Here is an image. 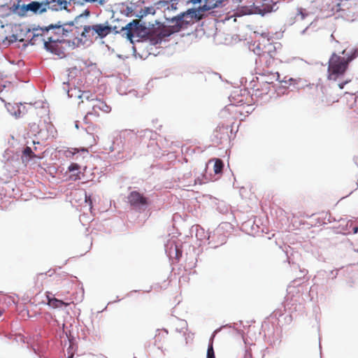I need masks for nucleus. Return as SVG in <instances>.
<instances>
[{
    "mask_svg": "<svg viewBox=\"0 0 358 358\" xmlns=\"http://www.w3.org/2000/svg\"><path fill=\"white\" fill-rule=\"evenodd\" d=\"M83 14L77 16L73 21L65 23L63 25H52L45 27L42 29L44 34L48 35L50 29L55 31V36H47V41H45V48L51 52H55V54L59 55L55 52V47L57 43L62 42L66 38L69 42L71 41L75 46H80L83 45V38L82 37V31L83 30V22L82 19Z\"/></svg>",
    "mask_w": 358,
    "mask_h": 358,
    "instance_id": "f257e3e1",
    "label": "nucleus"
},
{
    "mask_svg": "<svg viewBox=\"0 0 358 358\" xmlns=\"http://www.w3.org/2000/svg\"><path fill=\"white\" fill-rule=\"evenodd\" d=\"M341 54L334 52L328 61L327 79L337 81L344 78L349 69L350 63L358 57V50L355 48H345Z\"/></svg>",
    "mask_w": 358,
    "mask_h": 358,
    "instance_id": "f03ea898",
    "label": "nucleus"
},
{
    "mask_svg": "<svg viewBox=\"0 0 358 358\" xmlns=\"http://www.w3.org/2000/svg\"><path fill=\"white\" fill-rule=\"evenodd\" d=\"M111 33L112 26L108 22L92 24L83 23V30L82 31L83 45L92 43L94 39H103Z\"/></svg>",
    "mask_w": 358,
    "mask_h": 358,
    "instance_id": "7ed1b4c3",
    "label": "nucleus"
},
{
    "mask_svg": "<svg viewBox=\"0 0 358 358\" xmlns=\"http://www.w3.org/2000/svg\"><path fill=\"white\" fill-rule=\"evenodd\" d=\"M203 18L202 10L199 7L198 9L191 8L187 11L180 13L176 17H173L171 23H175V25H178L179 31L182 29H187L189 25L194 24Z\"/></svg>",
    "mask_w": 358,
    "mask_h": 358,
    "instance_id": "20e7f679",
    "label": "nucleus"
},
{
    "mask_svg": "<svg viewBox=\"0 0 358 358\" xmlns=\"http://www.w3.org/2000/svg\"><path fill=\"white\" fill-rule=\"evenodd\" d=\"M178 25L175 23H171L169 25H159L155 29L150 35V41L152 44L156 45L160 43L165 38L169 37L174 33L179 31Z\"/></svg>",
    "mask_w": 358,
    "mask_h": 358,
    "instance_id": "39448f33",
    "label": "nucleus"
},
{
    "mask_svg": "<svg viewBox=\"0 0 358 358\" xmlns=\"http://www.w3.org/2000/svg\"><path fill=\"white\" fill-rule=\"evenodd\" d=\"M128 202L136 210H144L148 205V199L137 191H132L129 194Z\"/></svg>",
    "mask_w": 358,
    "mask_h": 358,
    "instance_id": "423d86ee",
    "label": "nucleus"
},
{
    "mask_svg": "<svg viewBox=\"0 0 358 358\" xmlns=\"http://www.w3.org/2000/svg\"><path fill=\"white\" fill-rule=\"evenodd\" d=\"M92 111L87 113L84 117V122L86 124L90 123V121L88 120L90 115H95L96 117H99V112L108 113L111 110L110 106L107 105V103L105 101L101 99H92Z\"/></svg>",
    "mask_w": 358,
    "mask_h": 358,
    "instance_id": "0eeeda50",
    "label": "nucleus"
},
{
    "mask_svg": "<svg viewBox=\"0 0 358 358\" xmlns=\"http://www.w3.org/2000/svg\"><path fill=\"white\" fill-rule=\"evenodd\" d=\"M47 6H45L44 1H31L28 4L22 5L20 8L19 13L21 15H27V12L30 11L34 14H42L47 12Z\"/></svg>",
    "mask_w": 358,
    "mask_h": 358,
    "instance_id": "6e6552de",
    "label": "nucleus"
},
{
    "mask_svg": "<svg viewBox=\"0 0 358 358\" xmlns=\"http://www.w3.org/2000/svg\"><path fill=\"white\" fill-rule=\"evenodd\" d=\"M142 30V26L138 20H134L132 22L127 24L125 26L120 28V31H123V36L132 41V39L135 36H138Z\"/></svg>",
    "mask_w": 358,
    "mask_h": 358,
    "instance_id": "1a4fd4ad",
    "label": "nucleus"
},
{
    "mask_svg": "<svg viewBox=\"0 0 358 358\" xmlns=\"http://www.w3.org/2000/svg\"><path fill=\"white\" fill-rule=\"evenodd\" d=\"M320 99L323 106H329L338 101L339 95L332 88L323 87L322 94Z\"/></svg>",
    "mask_w": 358,
    "mask_h": 358,
    "instance_id": "9d476101",
    "label": "nucleus"
},
{
    "mask_svg": "<svg viewBox=\"0 0 358 358\" xmlns=\"http://www.w3.org/2000/svg\"><path fill=\"white\" fill-rule=\"evenodd\" d=\"M44 3L47 6V10L50 9L54 11L66 10L69 4L66 0H45Z\"/></svg>",
    "mask_w": 358,
    "mask_h": 358,
    "instance_id": "9b49d317",
    "label": "nucleus"
},
{
    "mask_svg": "<svg viewBox=\"0 0 358 358\" xmlns=\"http://www.w3.org/2000/svg\"><path fill=\"white\" fill-rule=\"evenodd\" d=\"M169 332L166 329H158L155 336V345L157 346L159 349L163 348L164 345L168 341Z\"/></svg>",
    "mask_w": 358,
    "mask_h": 358,
    "instance_id": "f8f14e48",
    "label": "nucleus"
},
{
    "mask_svg": "<svg viewBox=\"0 0 358 358\" xmlns=\"http://www.w3.org/2000/svg\"><path fill=\"white\" fill-rule=\"evenodd\" d=\"M48 302V304L53 308H62V306H67L73 303V299H69L66 300L58 299L55 297L51 298L47 295Z\"/></svg>",
    "mask_w": 358,
    "mask_h": 358,
    "instance_id": "ddd939ff",
    "label": "nucleus"
},
{
    "mask_svg": "<svg viewBox=\"0 0 358 358\" xmlns=\"http://www.w3.org/2000/svg\"><path fill=\"white\" fill-rule=\"evenodd\" d=\"M259 56L261 59H266L268 57L275 58L276 56L275 45L271 43H268L267 45H264L262 53H259Z\"/></svg>",
    "mask_w": 358,
    "mask_h": 358,
    "instance_id": "4468645a",
    "label": "nucleus"
},
{
    "mask_svg": "<svg viewBox=\"0 0 358 358\" xmlns=\"http://www.w3.org/2000/svg\"><path fill=\"white\" fill-rule=\"evenodd\" d=\"M224 0H205L204 4L200 6L203 12L210 10L220 6Z\"/></svg>",
    "mask_w": 358,
    "mask_h": 358,
    "instance_id": "2eb2a0df",
    "label": "nucleus"
},
{
    "mask_svg": "<svg viewBox=\"0 0 358 358\" xmlns=\"http://www.w3.org/2000/svg\"><path fill=\"white\" fill-rule=\"evenodd\" d=\"M229 127L224 125H219L214 130L213 134L216 139L222 140L227 136Z\"/></svg>",
    "mask_w": 358,
    "mask_h": 358,
    "instance_id": "dca6fc26",
    "label": "nucleus"
},
{
    "mask_svg": "<svg viewBox=\"0 0 358 358\" xmlns=\"http://www.w3.org/2000/svg\"><path fill=\"white\" fill-rule=\"evenodd\" d=\"M223 167H224V164H223L222 160H221L220 159H215L214 166H213V171H214L215 173L218 174V173H222Z\"/></svg>",
    "mask_w": 358,
    "mask_h": 358,
    "instance_id": "f3484780",
    "label": "nucleus"
},
{
    "mask_svg": "<svg viewBox=\"0 0 358 358\" xmlns=\"http://www.w3.org/2000/svg\"><path fill=\"white\" fill-rule=\"evenodd\" d=\"M45 27H44L45 29ZM42 29H43V28H41V29H36L35 31H36V34H34V36H43V41H44V45H45V41H47V36H55V31L52 30V29H50L49 31V34L48 35H47L46 34H44L43 31H42Z\"/></svg>",
    "mask_w": 358,
    "mask_h": 358,
    "instance_id": "a211bd4d",
    "label": "nucleus"
},
{
    "mask_svg": "<svg viewBox=\"0 0 358 358\" xmlns=\"http://www.w3.org/2000/svg\"><path fill=\"white\" fill-rule=\"evenodd\" d=\"M36 155L34 153L31 148L30 147H26L24 150H23V155H22V161L24 162V157L27 158V159H29L31 158L36 157Z\"/></svg>",
    "mask_w": 358,
    "mask_h": 358,
    "instance_id": "6ab92c4d",
    "label": "nucleus"
},
{
    "mask_svg": "<svg viewBox=\"0 0 358 358\" xmlns=\"http://www.w3.org/2000/svg\"><path fill=\"white\" fill-rule=\"evenodd\" d=\"M79 152H87L88 150L87 148H71L70 150H68L66 153V157H70L71 155H74L76 153H78Z\"/></svg>",
    "mask_w": 358,
    "mask_h": 358,
    "instance_id": "aec40b11",
    "label": "nucleus"
},
{
    "mask_svg": "<svg viewBox=\"0 0 358 358\" xmlns=\"http://www.w3.org/2000/svg\"><path fill=\"white\" fill-rule=\"evenodd\" d=\"M261 87H262V90L263 91V92L259 94L258 96H262L264 94H267L271 90V84L270 83H262ZM256 94L257 95V93H256Z\"/></svg>",
    "mask_w": 358,
    "mask_h": 358,
    "instance_id": "412c9836",
    "label": "nucleus"
},
{
    "mask_svg": "<svg viewBox=\"0 0 358 358\" xmlns=\"http://www.w3.org/2000/svg\"><path fill=\"white\" fill-rule=\"evenodd\" d=\"M213 338H212L210 339V343L208 348V350H207V357L208 358H215L214 350H213Z\"/></svg>",
    "mask_w": 358,
    "mask_h": 358,
    "instance_id": "4be33fe9",
    "label": "nucleus"
},
{
    "mask_svg": "<svg viewBox=\"0 0 358 358\" xmlns=\"http://www.w3.org/2000/svg\"><path fill=\"white\" fill-rule=\"evenodd\" d=\"M85 3H96L99 6H103L108 0H83Z\"/></svg>",
    "mask_w": 358,
    "mask_h": 358,
    "instance_id": "5701e85b",
    "label": "nucleus"
},
{
    "mask_svg": "<svg viewBox=\"0 0 358 358\" xmlns=\"http://www.w3.org/2000/svg\"><path fill=\"white\" fill-rule=\"evenodd\" d=\"M169 2L168 1H159L156 3L157 8H162L167 7L169 8Z\"/></svg>",
    "mask_w": 358,
    "mask_h": 358,
    "instance_id": "b1692460",
    "label": "nucleus"
},
{
    "mask_svg": "<svg viewBox=\"0 0 358 358\" xmlns=\"http://www.w3.org/2000/svg\"><path fill=\"white\" fill-rule=\"evenodd\" d=\"M155 13V9L153 6L145 7L143 10V15H146L148 14L154 15Z\"/></svg>",
    "mask_w": 358,
    "mask_h": 358,
    "instance_id": "393cba45",
    "label": "nucleus"
},
{
    "mask_svg": "<svg viewBox=\"0 0 358 358\" xmlns=\"http://www.w3.org/2000/svg\"><path fill=\"white\" fill-rule=\"evenodd\" d=\"M261 60L265 62L266 66L268 68L271 67L275 62V58H272V57H268L266 59H261Z\"/></svg>",
    "mask_w": 358,
    "mask_h": 358,
    "instance_id": "a878e982",
    "label": "nucleus"
},
{
    "mask_svg": "<svg viewBox=\"0 0 358 358\" xmlns=\"http://www.w3.org/2000/svg\"><path fill=\"white\" fill-rule=\"evenodd\" d=\"M80 169V166L78 164L72 163L69 166V171L70 172H73L74 171H78Z\"/></svg>",
    "mask_w": 358,
    "mask_h": 358,
    "instance_id": "bb28decb",
    "label": "nucleus"
},
{
    "mask_svg": "<svg viewBox=\"0 0 358 358\" xmlns=\"http://www.w3.org/2000/svg\"><path fill=\"white\" fill-rule=\"evenodd\" d=\"M112 32H114L115 34H118V33H124L123 31H120V29H118L116 26L115 27H112Z\"/></svg>",
    "mask_w": 358,
    "mask_h": 358,
    "instance_id": "cd10ccee",
    "label": "nucleus"
},
{
    "mask_svg": "<svg viewBox=\"0 0 358 358\" xmlns=\"http://www.w3.org/2000/svg\"><path fill=\"white\" fill-rule=\"evenodd\" d=\"M348 83V81H345V83H342L338 84V87H339V89H341V90L343 89L344 85H345L346 83Z\"/></svg>",
    "mask_w": 358,
    "mask_h": 358,
    "instance_id": "c85d7f7f",
    "label": "nucleus"
},
{
    "mask_svg": "<svg viewBox=\"0 0 358 358\" xmlns=\"http://www.w3.org/2000/svg\"><path fill=\"white\" fill-rule=\"evenodd\" d=\"M203 183V182L201 180H200L199 178H197L195 180V184L201 185Z\"/></svg>",
    "mask_w": 358,
    "mask_h": 358,
    "instance_id": "c756f323",
    "label": "nucleus"
},
{
    "mask_svg": "<svg viewBox=\"0 0 358 358\" xmlns=\"http://www.w3.org/2000/svg\"><path fill=\"white\" fill-rule=\"evenodd\" d=\"M190 2H192L193 3H201V0H190Z\"/></svg>",
    "mask_w": 358,
    "mask_h": 358,
    "instance_id": "7c9ffc66",
    "label": "nucleus"
},
{
    "mask_svg": "<svg viewBox=\"0 0 358 358\" xmlns=\"http://www.w3.org/2000/svg\"><path fill=\"white\" fill-rule=\"evenodd\" d=\"M85 15L86 16H89V15H90V11H89V10H86L85 11Z\"/></svg>",
    "mask_w": 358,
    "mask_h": 358,
    "instance_id": "2f4dec72",
    "label": "nucleus"
},
{
    "mask_svg": "<svg viewBox=\"0 0 358 358\" xmlns=\"http://www.w3.org/2000/svg\"><path fill=\"white\" fill-rule=\"evenodd\" d=\"M357 229H357V227H355V228L354 229V232H355V233H357Z\"/></svg>",
    "mask_w": 358,
    "mask_h": 358,
    "instance_id": "473e14b6",
    "label": "nucleus"
},
{
    "mask_svg": "<svg viewBox=\"0 0 358 358\" xmlns=\"http://www.w3.org/2000/svg\"><path fill=\"white\" fill-rule=\"evenodd\" d=\"M68 358H73V355L69 357Z\"/></svg>",
    "mask_w": 358,
    "mask_h": 358,
    "instance_id": "72a5a7b5",
    "label": "nucleus"
},
{
    "mask_svg": "<svg viewBox=\"0 0 358 358\" xmlns=\"http://www.w3.org/2000/svg\"><path fill=\"white\" fill-rule=\"evenodd\" d=\"M357 252H358V248L355 250Z\"/></svg>",
    "mask_w": 358,
    "mask_h": 358,
    "instance_id": "f704fd0d",
    "label": "nucleus"
}]
</instances>
